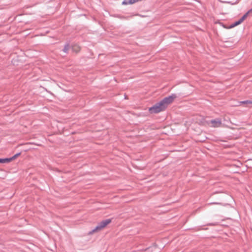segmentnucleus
Returning <instances> with one entry per match:
<instances>
[{
  "mask_svg": "<svg viewBox=\"0 0 252 252\" xmlns=\"http://www.w3.org/2000/svg\"><path fill=\"white\" fill-rule=\"evenodd\" d=\"M165 109L164 106L160 101L155 104L153 107L149 108V111L151 114H156L164 111Z\"/></svg>",
  "mask_w": 252,
  "mask_h": 252,
  "instance_id": "1",
  "label": "nucleus"
},
{
  "mask_svg": "<svg viewBox=\"0 0 252 252\" xmlns=\"http://www.w3.org/2000/svg\"><path fill=\"white\" fill-rule=\"evenodd\" d=\"M111 222V219H107L101 221L95 228L92 230L91 233H94L97 232L103 229H104L106 226L109 224Z\"/></svg>",
  "mask_w": 252,
  "mask_h": 252,
  "instance_id": "2",
  "label": "nucleus"
},
{
  "mask_svg": "<svg viewBox=\"0 0 252 252\" xmlns=\"http://www.w3.org/2000/svg\"><path fill=\"white\" fill-rule=\"evenodd\" d=\"M177 97V96L175 94H172V95L165 97L161 101L163 105L164 106L165 108L168 107V106L171 104L174 100V99Z\"/></svg>",
  "mask_w": 252,
  "mask_h": 252,
  "instance_id": "3",
  "label": "nucleus"
},
{
  "mask_svg": "<svg viewBox=\"0 0 252 252\" xmlns=\"http://www.w3.org/2000/svg\"><path fill=\"white\" fill-rule=\"evenodd\" d=\"M252 13V9H250L249 11H248L245 15H243V16L238 21L235 22L232 25H231L229 27V28H234L239 24H241L248 16V15Z\"/></svg>",
  "mask_w": 252,
  "mask_h": 252,
  "instance_id": "4",
  "label": "nucleus"
},
{
  "mask_svg": "<svg viewBox=\"0 0 252 252\" xmlns=\"http://www.w3.org/2000/svg\"><path fill=\"white\" fill-rule=\"evenodd\" d=\"M207 125L209 126L218 127L221 126V122L220 120H213L207 123Z\"/></svg>",
  "mask_w": 252,
  "mask_h": 252,
  "instance_id": "5",
  "label": "nucleus"
},
{
  "mask_svg": "<svg viewBox=\"0 0 252 252\" xmlns=\"http://www.w3.org/2000/svg\"><path fill=\"white\" fill-rule=\"evenodd\" d=\"M80 47L77 44H74L72 46V50L75 53H78L80 51Z\"/></svg>",
  "mask_w": 252,
  "mask_h": 252,
  "instance_id": "6",
  "label": "nucleus"
},
{
  "mask_svg": "<svg viewBox=\"0 0 252 252\" xmlns=\"http://www.w3.org/2000/svg\"><path fill=\"white\" fill-rule=\"evenodd\" d=\"M13 161L12 158H1V163H6L10 162Z\"/></svg>",
  "mask_w": 252,
  "mask_h": 252,
  "instance_id": "7",
  "label": "nucleus"
},
{
  "mask_svg": "<svg viewBox=\"0 0 252 252\" xmlns=\"http://www.w3.org/2000/svg\"><path fill=\"white\" fill-rule=\"evenodd\" d=\"M240 103L244 104H252V101H251V100L243 101L240 102Z\"/></svg>",
  "mask_w": 252,
  "mask_h": 252,
  "instance_id": "8",
  "label": "nucleus"
},
{
  "mask_svg": "<svg viewBox=\"0 0 252 252\" xmlns=\"http://www.w3.org/2000/svg\"><path fill=\"white\" fill-rule=\"evenodd\" d=\"M69 46L68 44H66L65 45L63 51L64 52L67 53L68 52V51L69 50Z\"/></svg>",
  "mask_w": 252,
  "mask_h": 252,
  "instance_id": "9",
  "label": "nucleus"
},
{
  "mask_svg": "<svg viewBox=\"0 0 252 252\" xmlns=\"http://www.w3.org/2000/svg\"><path fill=\"white\" fill-rule=\"evenodd\" d=\"M20 155H21V153H20L15 154L14 156H13L12 157H11V158H12V160H14L15 159H16L17 157H18Z\"/></svg>",
  "mask_w": 252,
  "mask_h": 252,
  "instance_id": "10",
  "label": "nucleus"
},
{
  "mask_svg": "<svg viewBox=\"0 0 252 252\" xmlns=\"http://www.w3.org/2000/svg\"><path fill=\"white\" fill-rule=\"evenodd\" d=\"M0 163H1V158H0Z\"/></svg>",
  "mask_w": 252,
  "mask_h": 252,
  "instance_id": "11",
  "label": "nucleus"
}]
</instances>
